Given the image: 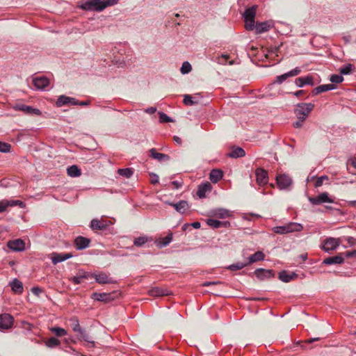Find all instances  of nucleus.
Listing matches in <instances>:
<instances>
[{
  "mask_svg": "<svg viewBox=\"0 0 356 356\" xmlns=\"http://www.w3.org/2000/svg\"><path fill=\"white\" fill-rule=\"evenodd\" d=\"M353 70V65L351 64H348L340 69V72L341 74H348L351 72Z\"/></svg>",
  "mask_w": 356,
  "mask_h": 356,
  "instance_id": "nucleus-52",
  "label": "nucleus"
},
{
  "mask_svg": "<svg viewBox=\"0 0 356 356\" xmlns=\"http://www.w3.org/2000/svg\"><path fill=\"white\" fill-rule=\"evenodd\" d=\"M92 298L97 301L109 302L114 300V294L106 293H94L92 295Z\"/></svg>",
  "mask_w": 356,
  "mask_h": 356,
  "instance_id": "nucleus-17",
  "label": "nucleus"
},
{
  "mask_svg": "<svg viewBox=\"0 0 356 356\" xmlns=\"http://www.w3.org/2000/svg\"><path fill=\"white\" fill-rule=\"evenodd\" d=\"M265 255L261 251H257L249 257L248 265L257 261L264 260Z\"/></svg>",
  "mask_w": 356,
  "mask_h": 356,
  "instance_id": "nucleus-35",
  "label": "nucleus"
},
{
  "mask_svg": "<svg viewBox=\"0 0 356 356\" xmlns=\"http://www.w3.org/2000/svg\"><path fill=\"white\" fill-rule=\"evenodd\" d=\"M296 84L300 88H302L305 85L314 86L313 78L311 76L299 77L296 79Z\"/></svg>",
  "mask_w": 356,
  "mask_h": 356,
  "instance_id": "nucleus-26",
  "label": "nucleus"
},
{
  "mask_svg": "<svg viewBox=\"0 0 356 356\" xmlns=\"http://www.w3.org/2000/svg\"><path fill=\"white\" fill-rule=\"evenodd\" d=\"M67 104L76 105L77 99L65 95H60L58 97L56 102L57 106L60 107Z\"/></svg>",
  "mask_w": 356,
  "mask_h": 356,
  "instance_id": "nucleus-18",
  "label": "nucleus"
},
{
  "mask_svg": "<svg viewBox=\"0 0 356 356\" xmlns=\"http://www.w3.org/2000/svg\"><path fill=\"white\" fill-rule=\"evenodd\" d=\"M91 276L93 277L95 281L99 284H110L113 282L112 279L105 273L92 274Z\"/></svg>",
  "mask_w": 356,
  "mask_h": 356,
  "instance_id": "nucleus-21",
  "label": "nucleus"
},
{
  "mask_svg": "<svg viewBox=\"0 0 356 356\" xmlns=\"http://www.w3.org/2000/svg\"><path fill=\"white\" fill-rule=\"evenodd\" d=\"M90 243V240L83 236H78L74 240V244L77 250L86 248Z\"/></svg>",
  "mask_w": 356,
  "mask_h": 356,
  "instance_id": "nucleus-24",
  "label": "nucleus"
},
{
  "mask_svg": "<svg viewBox=\"0 0 356 356\" xmlns=\"http://www.w3.org/2000/svg\"><path fill=\"white\" fill-rule=\"evenodd\" d=\"M10 286L12 291L15 293L21 294L24 291L22 282L17 278L13 279V280L10 283Z\"/></svg>",
  "mask_w": 356,
  "mask_h": 356,
  "instance_id": "nucleus-23",
  "label": "nucleus"
},
{
  "mask_svg": "<svg viewBox=\"0 0 356 356\" xmlns=\"http://www.w3.org/2000/svg\"><path fill=\"white\" fill-rule=\"evenodd\" d=\"M184 103L186 105L191 106V105L197 104V101L195 100L194 98L193 97H191V95H184Z\"/></svg>",
  "mask_w": 356,
  "mask_h": 356,
  "instance_id": "nucleus-48",
  "label": "nucleus"
},
{
  "mask_svg": "<svg viewBox=\"0 0 356 356\" xmlns=\"http://www.w3.org/2000/svg\"><path fill=\"white\" fill-rule=\"evenodd\" d=\"M297 277L298 275L294 272L289 273L286 270H282L279 273V279L284 282H289Z\"/></svg>",
  "mask_w": 356,
  "mask_h": 356,
  "instance_id": "nucleus-25",
  "label": "nucleus"
},
{
  "mask_svg": "<svg viewBox=\"0 0 356 356\" xmlns=\"http://www.w3.org/2000/svg\"><path fill=\"white\" fill-rule=\"evenodd\" d=\"M330 80L333 83H340L343 81V77L339 74H333L330 76Z\"/></svg>",
  "mask_w": 356,
  "mask_h": 356,
  "instance_id": "nucleus-50",
  "label": "nucleus"
},
{
  "mask_svg": "<svg viewBox=\"0 0 356 356\" xmlns=\"http://www.w3.org/2000/svg\"><path fill=\"white\" fill-rule=\"evenodd\" d=\"M223 177V172L221 170L213 169L209 174V179L212 183L218 182Z\"/></svg>",
  "mask_w": 356,
  "mask_h": 356,
  "instance_id": "nucleus-27",
  "label": "nucleus"
},
{
  "mask_svg": "<svg viewBox=\"0 0 356 356\" xmlns=\"http://www.w3.org/2000/svg\"><path fill=\"white\" fill-rule=\"evenodd\" d=\"M79 7L86 11L101 12L103 10L102 0H88L81 3Z\"/></svg>",
  "mask_w": 356,
  "mask_h": 356,
  "instance_id": "nucleus-4",
  "label": "nucleus"
},
{
  "mask_svg": "<svg viewBox=\"0 0 356 356\" xmlns=\"http://www.w3.org/2000/svg\"><path fill=\"white\" fill-rule=\"evenodd\" d=\"M192 70L191 65L188 62L185 61L183 63L180 71L183 74L189 73Z\"/></svg>",
  "mask_w": 356,
  "mask_h": 356,
  "instance_id": "nucleus-44",
  "label": "nucleus"
},
{
  "mask_svg": "<svg viewBox=\"0 0 356 356\" xmlns=\"http://www.w3.org/2000/svg\"><path fill=\"white\" fill-rule=\"evenodd\" d=\"M280 46L270 47L269 49V53L270 54H277L280 49Z\"/></svg>",
  "mask_w": 356,
  "mask_h": 356,
  "instance_id": "nucleus-60",
  "label": "nucleus"
},
{
  "mask_svg": "<svg viewBox=\"0 0 356 356\" xmlns=\"http://www.w3.org/2000/svg\"><path fill=\"white\" fill-rule=\"evenodd\" d=\"M258 6L254 5L250 8L245 9L243 14L245 22V28L247 31H254L255 16Z\"/></svg>",
  "mask_w": 356,
  "mask_h": 356,
  "instance_id": "nucleus-1",
  "label": "nucleus"
},
{
  "mask_svg": "<svg viewBox=\"0 0 356 356\" xmlns=\"http://www.w3.org/2000/svg\"><path fill=\"white\" fill-rule=\"evenodd\" d=\"M343 261H344L343 254L340 253L336 256L329 257L325 258L323 261V264L325 265L341 264L343 263Z\"/></svg>",
  "mask_w": 356,
  "mask_h": 356,
  "instance_id": "nucleus-19",
  "label": "nucleus"
},
{
  "mask_svg": "<svg viewBox=\"0 0 356 356\" xmlns=\"http://www.w3.org/2000/svg\"><path fill=\"white\" fill-rule=\"evenodd\" d=\"M344 254H345L346 257L348 258L356 257V250H353V251H350V252H346Z\"/></svg>",
  "mask_w": 356,
  "mask_h": 356,
  "instance_id": "nucleus-57",
  "label": "nucleus"
},
{
  "mask_svg": "<svg viewBox=\"0 0 356 356\" xmlns=\"http://www.w3.org/2000/svg\"><path fill=\"white\" fill-rule=\"evenodd\" d=\"M15 111H21L28 115H40L41 111L38 108H34L31 106H27L22 104H17L13 106Z\"/></svg>",
  "mask_w": 356,
  "mask_h": 356,
  "instance_id": "nucleus-9",
  "label": "nucleus"
},
{
  "mask_svg": "<svg viewBox=\"0 0 356 356\" xmlns=\"http://www.w3.org/2000/svg\"><path fill=\"white\" fill-rule=\"evenodd\" d=\"M308 200L309 202L313 205L334 202L333 199H332L326 192L322 193L316 197H309Z\"/></svg>",
  "mask_w": 356,
  "mask_h": 356,
  "instance_id": "nucleus-6",
  "label": "nucleus"
},
{
  "mask_svg": "<svg viewBox=\"0 0 356 356\" xmlns=\"http://www.w3.org/2000/svg\"><path fill=\"white\" fill-rule=\"evenodd\" d=\"M73 257L72 253H58L53 252L51 254V259L53 264L56 265L60 262L64 261Z\"/></svg>",
  "mask_w": 356,
  "mask_h": 356,
  "instance_id": "nucleus-15",
  "label": "nucleus"
},
{
  "mask_svg": "<svg viewBox=\"0 0 356 356\" xmlns=\"http://www.w3.org/2000/svg\"><path fill=\"white\" fill-rule=\"evenodd\" d=\"M67 175L72 177H77L81 175V170L76 165H72L67 169Z\"/></svg>",
  "mask_w": 356,
  "mask_h": 356,
  "instance_id": "nucleus-38",
  "label": "nucleus"
},
{
  "mask_svg": "<svg viewBox=\"0 0 356 356\" xmlns=\"http://www.w3.org/2000/svg\"><path fill=\"white\" fill-rule=\"evenodd\" d=\"M245 155V150L239 147H234L232 148L230 152L227 154V156L230 158H241Z\"/></svg>",
  "mask_w": 356,
  "mask_h": 356,
  "instance_id": "nucleus-32",
  "label": "nucleus"
},
{
  "mask_svg": "<svg viewBox=\"0 0 356 356\" xmlns=\"http://www.w3.org/2000/svg\"><path fill=\"white\" fill-rule=\"evenodd\" d=\"M78 275L83 280L85 278H88L90 275L86 272H79Z\"/></svg>",
  "mask_w": 356,
  "mask_h": 356,
  "instance_id": "nucleus-61",
  "label": "nucleus"
},
{
  "mask_svg": "<svg viewBox=\"0 0 356 356\" xmlns=\"http://www.w3.org/2000/svg\"><path fill=\"white\" fill-rule=\"evenodd\" d=\"M342 243L341 238H328L325 241L322 246V249L326 252H330L332 250H336L339 245Z\"/></svg>",
  "mask_w": 356,
  "mask_h": 356,
  "instance_id": "nucleus-5",
  "label": "nucleus"
},
{
  "mask_svg": "<svg viewBox=\"0 0 356 356\" xmlns=\"http://www.w3.org/2000/svg\"><path fill=\"white\" fill-rule=\"evenodd\" d=\"M335 88H336V87L334 86V85L332 84V83L321 85V86L315 88L313 90L312 93H313V95H318V94L323 92L332 90Z\"/></svg>",
  "mask_w": 356,
  "mask_h": 356,
  "instance_id": "nucleus-31",
  "label": "nucleus"
},
{
  "mask_svg": "<svg viewBox=\"0 0 356 356\" xmlns=\"http://www.w3.org/2000/svg\"><path fill=\"white\" fill-rule=\"evenodd\" d=\"M276 181L280 190L288 189L293 183L291 177L285 174H280L277 175Z\"/></svg>",
  "mask_w": 356,
  "mask_h": 356,
  "instance_id": "nucleus-7",
  "label": "nucleus"
},
{
  "mask_svg": "<svg viewBox=\"0 0 356 356\" xmlns=\"http://www.w3.org/2000/svg\"><path fill=\"white\" fill-rule=\"evenodd\" d=\"M90 227L92 229L104 230L107 228V225L97 219L91 220Z\"/></svg>",
  "mask_w": 356,
  "mask_h": 356,
  "instance_id": "nucleus-36",
  "label": "nucleus"
},
{
  "mask_svg": "<svg viewBox=\"0 0 356 356\" xmlns=\"http://www.w3.org/2000/svg\"><path fill=\"white\" fill-rule=\"evenodd\" d=\"M303 122L304 121H301L300 120H298L297 122H296L293 124V127H296V128L301 127L302 126Z\"/></svg>",
  "mask_w": 356,
  "mask_h": 356,
  "instance_id": "nucleus-63",
  "label": "nucleus"
},
{
  "mask_svg": "<svg viewBox=\"0 0 356 356\" xmlns=\"http://www.w3.org/2000/svg\"><path fill=\"white\" fill-rule=\"evenodd\" d=\"M147 241H148L147 237L140 236V237L135 238V240L134 241V244L136 246L140 247V246L143 245L145 243H146L147 242Z\"/></svg>",
  "mask_w": 356,
  "mask_h": 356,
  "instance_id": "nucleus-46",
  "label": "nucleus"
},
{
  "mask_svg": "<svg viewBox=\"0 0 356 356\" xmlns=\"http://www.w3.org/2000/svg\"><path fill=\"white\" fill-rule=\"evenodd\" d=\"M80 338L86 341L88 343H91L92 346L95 345V342L92 340V337L86 332V330L83 328L81 329V331L78 332Z\"/></svg>",
  "mask_w": 356,
  "mask_h": 356,
  "instance_id": "nucleus-37",
  "label": "nucleus"
},
{
  "mask_svg": "<svg viewBox=\"0 0 356 356\" xmlns=\"http://www.w3.org/2000/svg\"><path fill=\"white\" fill-rule=\"evenodd\" d=\"M248 265V263H243V262H237L236 264H232L228 267V269L231 270H237L242 269L243 268L247 266Z\"/></svg>",
  "mask_w": 356,
  "mask_h": 356,
  "instance_id": "nucleus-43",
  "label": "nucleus"
},
{
  "mask_svg": "<svg viewBox=\"0 0 356 356\" xmlns=\"http://www.w3.org/2000/svg\"><path fill=\"white\" fill-rule=\"evenodd\" d=\"M300 72H301L300 68L298 67H296V68L293 69L292 70H291L286 73H284L282 75L277 76L276 77L275 81H274V83L281 84L284 81H286L288 78L296 76L298 75L299 74H300Z\"/></svg>",
  "mask_w": 356,
  "mask_h": 356,
  "instance_id": "nucleus-12",
  "label": "nucleus"
},
{
  "mask_svg": "<svg viewBox=\"0 0 356 356\" xmlns=\"http://www.w3.org/2000/svg\"><path fill=\"white\" fill-rule=\"evenodd\" d=\"M74 284H79L82 282V279L77 275L70 279Z\"/></svg>",
  "mask_w": 356,
  "mask_h": 356,
  "instance_id": "nucleus-56",
  "label": "nucleus"
},
{
  "mask_svg": "<svg viewBox=\"0 0 356 356\" xmlns=\"http://www.w3.org/2000/svg\"><path fill=\"white\" fill-rule=\"evenodd\" d=\"M207 224L212 228L218 229L220 227V221L216 219L209 218L207 220Z\"/></svg>",
  "mask_w": 356,
  "mask_h": 356,
  "instance_id": "nucleus-45",
  "label": "nucleus"
},
{
  "mask_svg": "<svg viewBox=\"0 0 356 356\" xmlns=\"http://www.w3.org/2000/svg\"><path fill=\"white\" fill-rule=\"evenodd\" d=\"M314 108L312 103H300L297 104L294 113L298 120L305 121Z\"/></svg>",
  "mask_w": 356,
  "mask_h": 356,
  "instance_id": "nucleus-2",
  "label": "nucleus"
},
{
  "mask_svg": "<svg viewBox=\"0 0 356 356\" xmlns=\"http://www.w3.org/2000/svg\"><path fill=\"white\" fill-rule=\"evenodd\" d=\"M256 181L259 185H265L268 181V172L261 168H258L255 171Z\"/></svg>",
  "mask_w": 356,
  "mask_h": 356,
  "instance_id": "nucleus-13",
  "label": "nucleus"
},
{
  "mask_svg": "<svg viewBox=\"0 0 356 356\" xmlns=\"http://www.w3.org/2000/svg\"><path fill=\"white\" fill-rule=\"evenodd\" d=\"M159 121L161 122H173V120L171 118H170L169 116H168L165 113H164L163 112H159Z\"/></svg>",
  "mask_w": 356,
  "mask_h": 356,
  "instance_id": "nucleus-51",
  "label": "nucleus"
},
{
  "mask_svg": "<svg viewBox=\"0 0 356 356\" xmlns=\"http://www.w3.org/2000/svg\"><path fill=\"white\" fill-rule=\"evenodd\" d=\"M119 2V0H102V5L103 10L109 6H115L118 4Z\"/></svg>",
  "mask_w": 356,
  "mask_h": 356,
  "instance_id": "nucleus-47",
  "label": "nucleus"
},
{
  "mask_svg": "<svg viewBox=\"0 0 356 356\" xmlns=\"http://www.w3.org/2000/svg\"><path fill=\"white\" fill-rule=\"evenodd\" d=\"M148 293L150 296L152 297H159L163 296H168L170 294L169 291L166 289H163L159 287H155L150 289L148 291Z\"/></svg>",
  "mask_w": 356,
  "mask_h": 356,
  "instance_id": "nucleus-29",
  "label": "nucleus"
},
{
  "mask_svg": "<svg viewBox=\"0 0 356 356\" xmlns=\"http://www.w3.org/2000/svg\"><path fill=\"white\" fill-rule=\"evenodd\" d=\"M151 182L153 184H155L156 183L159 182V177L156 174H152V180H151Z\"/></svg>",
  "mask_w": 356,
  "mask_h": 356,
  "instance_id": "nucleus-62",
  "label": "nucleus"
},
{
  "mask_svg": "<svg viewBox=\"0 0 356 356\" xmlns=\"http://www.w3.org/2000/svg\"><path fill=\"white\" fill-rule=\"evenodd\" d=\"M70 326L74 332L78 333L79 331H81V329L82 327L80 326L79 321L76 317H73L70 318Z\"/></svg>",
  "mask_w": 356,
  "mask_h": 356,
  "instance_id": "nucleus-39",
  "label": "nucleus"
},
{
  "mask_svg": "<svg viewBox=\"0 0 356 356\" xmlns=\"http://www.w3.org/2000/svg\"><path fill=\"white\" fill-rule=\"evenodd\" d=\"M31 291L33 294L38 296L42 292V290L39 287H33Z\"/></svg>",
  "mask_w": 356,
  "mask_h": 356,
  "instance_id": "nucleus-55",
  "label": "nucleus"
},
{
  "mask_svg": "<svg viewBox=\"0 0 356 356\" xmlns=\"http://www.w3.org/2000/svg\"><path fill=\"white\" fill-rule=\"evenodd\" d=\"M254 274H255L256 277L261 280H264L265 279H269V278L273 277L275 276V273H274L273 270H266L264 268H257L254 271Z\"/></svg>",
  "mask_w": 356,
  "mask_h": 356,
  "instance_id": "nucleus-16",
  "label": "nucleus"
},
{
  "mask_svg": "<svg viewBox=\"0 0 356 356\" xmlns=\"http://www.w3.org/2000/svg\"><path fill=\"white\" fill-rule=\"evenodd\" d=\"M173 207L177 212L183 214L189 209V205L187 201L180 200L179 202L175 203Z\"/></svg>",
  "mask_w": 356,
  "mask_h": 356,
  "instance_id": "nucleus-28",
  "label": "nucleus"
},
{
  "mask_svg": "<svg viewBox=\"0 0 356 356\" xmlns=\"http://www.w3.org/2000/svg\"><path fill=\"white\" fill-rule=\"evenodd\" d=\"M7 246L13 252H23L25 250V243L21 238L9 241Z\"/></svg>",
  "mask_w": 356,
  "mask_h": 356,
  "instance_id": "nucleus-11",
  "label": "nucleus"
},
{
  "mask_svg": "<svg viewBox=\"0 0 356 356\" xmlns=\"http://www.w3.org/2000/svg\"><path fill=\"white\" fill-rule=\"evenodd\" d=\"M328 179V177L326 176V175H323V176H321L320 177H318L315 184H314V186L316 188H318V187H320L322 186L323 183V181L324 180H327Z\"/></svg>",
  "mask_w": 356,
  "mask_h": 356,
  "instance_id": "nucleus-54",
  "label": "nucleus"
},
{
  "mask_svg": "<svg viewBox=\"0 0 356 356\" xmlns=\"http://www.w3.org/2000/svg\"><path fill=\"white\" fill-rule=\"evenodd\" d=\"M273 22L271 20L263 22H257L254 23V30L256 34H261L268 31L272 27H273Z\"/></svg>",
  "mask_w": 356,
  "mask_h": 356,
  "instance_id": "nucleus-8",
  "label": "nucleus"
},
{
  "mask_svg": "<svg viewBox=\"0 0 356 356\" xmlns=\"http://www.w3.org/2000/svg\"><path fill=\"white\" fill-rule=\"evenodd\" d=\"M50 330L55 333V334L57 336V337H63V336H65L67 334V331L64 329V328H62V327H53L50 329Z\"/></svg>",
  "mask_w": 356,
  "mask_h": 356,
  "instance_id": "nucleus-42",
  "label": "nucleus"
},
{
  "mask_svg": "<svg viewBox=\"0 0 356 356\" xmlns=\"http://www.w3.org/2000/svg\"><path fill=\"white\" fill-rule=\"evenodd\" d=\"M150 156L152 157L154 159H156L159 161H164V160H169L170 157L168 155L163 154V153H159L156 152V149L154 148H152L149 150Z\"/></svg>",
  "mask_w": 356,
  "mask_h": 356,
  "instance_id": "nucleus-34",
  "label": "nucleus"
},
{
  "mask_svg": "<svg viewBox=\"0 0 356 356\" xmlns=\"http://www.w3.org/2000/svg\"><path fill=\"white\" fill-rule=\"evenodd\" d=\"M13 317L9 314H3L0 315V330L10 329L13 324Z\"/></svg>",
  "mask_w": 356,
  "mask_h": 356,
  "instance_id": "nucleus-10",
  "label": "nucleus"
},
{
  "mask_svg": "<svg viewBox=\"0 0 356 356\" xmlns=\"http://www.w3.org/2000/svg\"><path fill=\"white\" fill-rule=\"evenodd\" d=\"M303 229V226L297 222H289L285 225L277 226L273 228V231L278 234H284L293 232H300Z\"/></svg>",
  "mask_w": 356,
  "mask_h": 356,
  "instance_id": "nucleus-3",
  "label": "nucleus"
},
{
  "mask_svg": "<svg viewBox=\"0 0 356 356\" xmlns=\"http://www.w3.org/2000/svg\"><path fill=\"white\" fill-rule=\"evenodd\" d=\"M45 345L48 348H52L59 346L60 341L55 337H51L45 342Z\"/></svg>",
  "mask_w": 356,
  "mask_h": 356,
  "instance_id": "nucleus-41",
  "label": "nucleus"
},
{
  "mask_svg": "<svg viewBox=\"0 0 356 356\" xmlns=\"http://www.w3.org/2000/svg\"><path fill=\"white\" fill-rule=\"evenodd\" d=\"M156 108L155 107H149L146 110V112L149 114H153L156 112Z\"/></svg>",
  "mask_w": 356,
  "mask_h": 356,
  "instance_id": "nucleus-64",
  "label": "nucleus"
},
{
  "mask_svg": "<svg viewBox=\"0 0 356 356\" xmlns=\"http://www.w3.org/2000/svg\"><path fill=\"white\" fill-rule=\"evenodd\" d=\"M171 184L173 186L174 188H175V189H178L181 186V183H180L178 181H173L171 182Z\"/></svg>",
  "mask_w": 356,
  "mask_h": 356,
  "instance_id": "nucleus-59",
  "label": "nucleus"
},
{
  "mask_svg": "<svg viewBox=\"0 0 356 356\" xmlns=\"http://www.w3.org/2000/svg\"><path fill=\"white\" fill-rule=\"evenodd\" d=\"M211 185L210 183L206 182V183L202 184L198 186V189L197 191V195L200 198L205 197L206 193L207 192L211 191Z\"/></svg>",
  "mask_w": 356,
  "mask_h": 356,
  "instance_id": "nucleus-22",
  "label": "nucleus"
},
{
  "mask_svg": "<svg viewBox=\"0 0 356 356\" xmlns=\"http://www.w3.org/2000/svg\"><path fill=\"white\" fill-rule=\"evenodd\" d=\"M341 238H342V242L343 241H347L349 246H350V247L356 245V238H355L354 237H352V236L345 237L344 236V237H342Z\"/></svg>",
  "mask_w": 356,
  "mask_h": 356,
  "instance_id": "nucleus-53",
  "label": "nucleus"
},
{
  "mask_svg": "<svg viewBox=\"0 0 356 356\" xmlns=\"http://www.w3.org/2000/svg\"><path fill=\"white\" fill-rule=\"evenodd\" d=\"M221 283H222L221 282H206L202 284V286H209L211 285L218 284H221Z\"/></svg>",
  "mask_w": 356,
  "mask_h": 356,
  "instance_id": "nucleus-58",
  "label": "nucleus"
},
{
  "mask_svg": "<svg viewBox=\"0 0 356 356\" xmlns=\"http://www.w3.org/2000/svg\"><path fill=\"white\" fill-rule=\"evenodd\" d=\"M118 173L126 178H130L133 175L134 172L131 168H122L118 169Z\"/></svg>",
  "mask_w": 356,
  "mask_h": 356,
  "instance_id": "nucleus-40",
  "label": "nucleus"
},
{
  "mask_svg": "<svg viewBox=\"0 0 356 356\" xmlns=\"http://www.w3.org/2000/svg\"><path fill=\"white\" fill-rule=\"evenodd\" d=\"M211 213L213 216L222 219L227 218L231 216L229 210L222 208L214 209Z\"/></svg>",
  "mask_w": 356,
  "mask_h": 356,
  "instance_id": "nucleus-30",
  "label": "nucleus"
},
{
  "mask_svg": "<svg viewBox=\"0 0 356 356\" xmlns=\"http://www.w3.org/2000/svg\"><path fill=\"white\" fill-rule=\"evenodd\" d=\"M33 82L35 88L40 90H44L49 84V80L45 76L35 77Z\"/></svg>",
  "mask_w": 356,
  "mask_h": 356,
  "instance_id": "nucleus-20",
  "label": "nucleus"
},
{
  "mask_svg": "<svg viewBox=\"0 0 356 356\" xmlns=\"http://www.w3.org/2000/svg\"><path fill=\"white\" fill-rule=\"evenodd\" d=\"M11 145L9 143L0 141V152L7 153L10 152Z\"/></svg>",
  "mask_w": 356,
  "mask_h": 356,
  "instance_id": "nucleus-49",
  "label": "nucleus"
},
{
  "mask_svg": "<svg viewBox=\"0 0 356 356\" xmlns=\"http://www.w3.org/2000/svg\"><path fill=\"white\" fill-rule=\"evenodd\" d=\"M15 206H19L20 207L22 208L24 207V204L20 200H3L0 201V213L6 211L8 207Z\"/></svg>",
  "mask_w": 356,
  "mask_h": 356,
  "instance_id": "nucleus-14",
  "label": "nucleus"
},
{
  "mask_svg": "<svg viewBox=\"0 0 356 356\" xmlns=\"http://www.w3.org/2000/svg\"><path fill=\"white\" fill-rule=\"evenodd\" d=\"M172 240V234H168L166 236L161 238L156 241L157 247L161 248L167 246Z\"/></svg>",
  "mask_w": 356,
  "mask_h": 356,
  "instance_id": "nucleus-33",
  "label": "nucleus"
}]
</instances>
